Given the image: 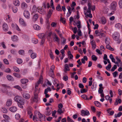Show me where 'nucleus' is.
<instances>
[{
	"instance_id": "393cba45",
	"label": "nucleus",
	"mask_w": 122,
	"mask_h": 122,
	"mask_svg": "<svg viewBox=\"0 0 122 122\" xmlns=\"http://www.w3.org/2000/svg\"><path fill=\"white\" fill-rule=\"evenodd\" d=\"M94 103L96 106L98 107H100L101 106L100 103L98 101H95Z\"/></svg>"
},
{
	"instance_id": "e433bc0d",
	"label": "nucleus",
	"mask_w": 122,
	"mask_h": 122,
	"mask_svg": "<svg viewBox=\"0 0 122 122\" xmlns=\"http://www.w3.org/2000/svg\"><path fill=\"white\" fill-rule=\"evenodd\" d=\"M117 66L116 65H114L113 67H112L111 70V71H112L113 72L117 68Z\"/></svg>"
},
{
	"instance_id": "bf43d9fd",
	"label": "nucleus",
	"mask_w": 122,
	"mask_h": 122,
	"mask_svg": "<svg viewBox=\"0 0 122 122\" xmlns=\"http://www.w3.org/2000/svg\"><path fill=\"white\" fill-rule=\"evenodd\" d=\"M5 71L6 72L10 73L11 72V70L9 68H8L5 70Z\"/></svg>"
},
{
	"instance_id": "4d7b16f0",
	"label": "nucleus",
	"mask_w": 122,
	"mask_h": 122,
	"mask_svg": "<svg viewBox=\"0 0 122 122\" xmlns=\"http://www.w3.org/2000/svg\"><path fill=\"white\" fill-rule=\"evenodd\" d=\"M54 74L53 70H50L49 72V75L50 76H51Z\"/></svg>"
},
{
	"instance_id": "37998d69",
	"label": "nucleus",
	"mask_w": 122,
	"mask_h": 122,
	"mask_svg": "<svg viewBox=\"0 0 122 122\" xmlns=\"http://www.w3.org/2000/svg\"><path fill=\"white\" fill-rule=\"evenodd\" d=\"M112 67L111 64H109L106 67V69L107 70H110L109 69H110Z\"/></svg>"
},
{
	"instance_id": "bb28decb",
	"label": "nucleus",
	"mask_w": 122,
	"mask_h": 122,
	"mask_svg": "<svg viewBox=\"0 0 122 122\" xmlns=\"http://www.w3.org/2000/svg\"><path fill=\"white\" fill-rule=\"evenodd\" d=\"M23 97L25 99H28L30 98V96L28 93H27L25 94L24 96Z\"/></svg>"
},
{
	"instance_id": "9b49d317",
	"label": "nucleus",
	"mask_w": 122,
	"mask_h": 122,
	"mask_svg": "<svg viewBox=\"0 0 122 122\" xmlns=\"http://www.w3.org/2000/svg\"><path fill=\"white\" fill-rule=\"evenodd\" d=\"M91 43L92 45V48L93 49H94L96 48V45L95 41L94 40H92L91 41Z\"/></svg>"
},
{
	"instance_id": "de8ad7c7",
	"label": "nucleus",
	"mask_w": 122,
	"mask_h": 122,
	"mask_svg": "<svg viewBox=\"0 0 122 122\" xmlns=\"http://www.w3.org/2000/svg\"><path fill=\"white\" fill-rule=\"evenodd\" d=\"M119 7L121 9H122V0H120L118 2Z\"/></svg>"
},
{
	"instance_id": "0e129e2a",
	"label": "nucleus",
	"mask_w": 122,
	"mask_h": 122,
	"mask_svg": "<svg viewBox=\"0 0 122 122\" xmlns=\"http://www.w3.org/2000/svg\"><path fill=\"white\" fill-rule=\"evenodd\" d=\"M63 107V105L61 103H59L58 105V109H61Z\"/></svg>"
},
{
	"instance_id": "cd10ccee",
	"label": "nucleus",
	"mask_w": 122,
	"mask_h": 122,
	"mask_svg": "<svg viewBox=\"0 0 122 122\" xmlns=\"http://www.w3.org/2000/svg\"><path fill=\"white\" fill-rule=\"evenodd\" d=\"M91 58L94 61H96L97 59V57L94 55H92Z\"/></svg>"
},
{
	"instance_id": "7ed1b4c3",
	"label": "nucleus",
	"mask_w": 122,
	"mask_h": 122,
	"mask_svg": "<svg viewBox=\"0 0 122 122\" xmlns=\"http://www.w3.org/2000/svg\"><path fill=\"white\" fill-rule=\"evenodd\" d=\"M81 115L82 116H88L90 115V113L87 110L86 111L82 110L81 111Z\"/></svg>"
},
{
	"instance_id": "338daca9",
	"label": "nucleus",
	"mask_w": 122,
	"mask_h": 122,
	"mask_svg": "<svg viewBox=\"0 0 122 122\" xmlns=\"http://www.w3.org/2000/svg\"><path fill=\"white\" fill-rule=\"evenodd\" d=\"M20 117V116L18 114H17L15 115V118L17 119H18Z\"/></svg>"
},
{
	"instance_id": "603ef678",
	"label": "nucleus",
	"mask_w": 122,
	"mask_h": 122,
	"mask_svg": "<svg viewBox=\"0 0 122 122\" xmlns=\"http://www.w3.org/2000/svg\"><path fill=\"white\" fill-rule=\"evenodd\" d=\"M72 29L73 30V32L74 34H75L76 33L77 31V28L76 27H74L73 29L72 28Z\"/></svg>"
},
{
	"instance_id": "a18cd8bd",
	"label": "nucleus",
	"mask_w": 122,
	"mask_h": 122,
	"mask_svg": "<svg viewBox=\"0 0 122 122\" xmlns=\"http://www.w3.org/2000/svg\"><path fill=\"white\" fill-rule=\"evenodd\" d=\"M110 40V38H106L105 40V42L106 44H109V41Z\"/></svg>"
},
{
	"instance_id": "ddd939ff",
	"label": "nucleus",
	"mask_w": 122,
	"mask_h": 122,
	"mask_svg": "<svg viewBox=\"0 0 122 122\" xmlns=\"http://www.w3.org/2000/svg\"><path fill=\"white\" fill-rule=\"evenodd\" d=\"M52 10L51 9H50L48 12V14L47 15V18L49 19V18L50 17L52 12Z\"/></svg>"
},
{
	"instance_id": "6e6552de",
	"label": "nucleus",
	"mask_w": 122,
	"mask_h": 122,
	"mask_svg": "<svg viewBox=\"0 0 122 122\" xmlns=\"http://www.w3.org/2000/svg\"><path fill=\"white\" fill-rule=\"evenodd\" d=\"M3 27L4 30L5 31H8V25L5 23L3 24Z\"/></svg>"
},
{
	"instance_id": "20e7f679",
	"label": "nucleus",
	"mask_w": 122,
	"mask_h": 122,
	"mask_svg": "<svg viewBox=\"0 0 122 122\" xmlns=\"http://www.w3.org/2000/svg\"><path fill=\"white\" fill-rule=\"evenodd\" d=\"M43 81V79L42 77H41L38 81L36 83L35 88L36 89V88H37L40 84L41 83L42 84Z\"/></svg>"
},
{
	"instance_id": "69168bd1",
	"label": "nucleus",
	"mask_w": 122,
	"mask_h": 122,
	"mask_svg": "<svg viewBox=\"0 0 122 122\" xmlns=\"http://www.w3.org/2000/svg\"><path fill=\"white\" fill-rule=\"evenodd\" d=\"M79 87L81 88L82 89L84 87V86L81 83H80L79 84Z\"/></svg>"
},
{
	"instance_id": "dca6fc26",
	"label": "nucleus",
	"mask_w": 122,
	"mask_h": 122,
	"mask_svg": "<svg viewBox=\"0 0 122 122\" xmlns=\"http://www.w3.org/2000/svg\"><path fill=\"white\" fill-rule=\"evenodd\" d=\"M6 78L7 79L10 81H14V79L12 76L10 75H8L6 76Z\"/></svg>"
},
{
	"instance_id": "5701e85b",
	"label": "nucleus",
	"mask_w": 122,
	"mask_h": 122,
	"mask_svg": "<svg viewBox=\"0 0 122 122\" xmlns=\"http://www.w3.org/2000/svg\"><path fill=\"white\" fill-rule=\"evenodd\" d=\"M12 103V100L11 99H8L6 105L7 106H10Z\"/></svg>"
},
{
	"instance_id": "864d4df0",
	"label": "nucleus",
	"mask_w": 122,
	"mask_h": 122,
	"mask_svg": "<svg viewBox=\"0 0 122 122\" xmlns=\"http://www.w3.org/2000/svg\"><path fill=\"white\" fill-rule=\"evenodd\" d=\"M2 111L3 113H6L7 112V111L6 109L4 108H2Z\"/></svg>"
},
{
	"instance_id": "4468645a",
	"label": "nucleus",
	"mask_w": 122,
	"mask_h": 122,
	"mask_svg": "<svg viewBox=\"0 0 122 122\" xmlns=\"http://www.w3.org/2000/svg\"><path fill=\"white\" fill-rule=\"evenodd\" d=\"M24 102L23 101H21V102L18 103V106L21 108H23L22 105H24Z\"/></svg>"
},
{
	"instance_id": "5fc2aeb1",
	"label": "nucleus",
	"mask_w": 122,
	"mask_h": 122,
	"mask_svg": "<svg viewBox=\"0 0 122 122\" xmlns=\"http://www.w3.org/2000/svg\"><path fill=\"white\" fill-rule=\"evenodd\" d=\"M45 37H43L42 39H41V42L40 43V45H42L44 43L45 41Z\"/></svg>"
},
{
	"instance_id": "9d476101",
	"label": "nucleus",
	"mask_w": 122,
	"mask_h": 122,
	"mask_svg": "<svg viewBox=\"0 0 122 122\" xmlns=\"http://www.w3.org/2000/svg\"><path fill=\"white\" fill-rule=\"evenodd\" d=\"M95 33L97 35V36H99L100 37L104 36V34L102 33H101L99 32L97 30H96L95 31Z\"/></svg>"
},
{
	"instance_id": "473e14b6",
	"label": "nucleus",
	"mask_w": 122,
	"mask_h": 122,
	"mask_svg": "<svg viewBox=\"0 0 122 122\" xmlns=\"http://www.w3.org/2000/svg\"><path fill=\"white\" fill-rule=\"evenodd\" d=\"M36 54L34 53H31V58L33 59H34L36 57Z\"/></svg>"
},
{
	"instance_id": "052dcab7",
	"label": "nucleus",
	"mask_w": 122,
	"mask_h": 122,
	"mask_svg": "<svg viewBox=\"0 0 122 122\" xmlns=\"http://www.w3.org/2000/svg\"><path fill=\"white\" fill-rule=\"evenodd\" d=\"M68 76L66 75L64 76L63 77V79L66 81L68 80Z\"/></svg>"
},
{
	"instance_id": "aec40b11",
	"label": "nucleus",
	"mask_w": 122,
	"mask_h": 122,
	"mask_svg": "<svg viewBox=\"0 0 122 122\" xmlns=\"http://www.w3.org/2000/svg\"><path fill=\"white\" fill-rule=\"evenodd\" d=\"M27 6L25 2H23L21 4V8L23 9L26 8Z\"/></svg>"
},
{
	"instance_id": "58836bf2",
	"label": "nucleus",
	"mask_w": 122,
	"mask_h": 122,
	"mask_svg": "<svg viewBox=\"0 0 122 122\" xmlns=\"http://www.w3.org/2000/svg\"><path fill=\"white\" fill-rule=\"evenodd\" d=\"M78 35L79 36H81L82 35L81 31L80 29H78L77 31Z\"/></svg>"
},
{
	"instance_id": "423d86ee",
	"label": "nucleus",
	"mask_w": 122,
	"mask_h": 122,
	"mask_svg": "<svg viewBox=\"0 0 122 122\" xmlns=\"http://www.w3.org/2000/svg\"><path fill=\"white\" fill-rule=\"evenodd\" d=\"M53 35L54 37L53 36V38L54 41L59 42V39L57 35L56 34H54Z\"/></svg>"
},
{
	"instance_id": "c85d7f7f",
	"label": "nucleus",
	"mask_w": 122,
	"mask_h": 122,
	"mask_svg": "<svg viewBox=\"0 0 122 122\" xmlns=\"http://www.w3.org/2000/svg\"><path fill=\"white\" fill-rule=\"evenodd\" d=\"M76 25L78 29H80L81 28V22L80 21L78 20L77 21V22L76 23Z\"/></svg>"
},
{
	"instance_id": "680f3d73",
	"label": "nucleus",
	"mask_w": 122,
	"mask_h": 122,
	"mask_svg": "<svg viewBox=\"0 0 122 122\" xmlns=\"http://www.w3.org/2000/svg\"><path fill=\"white\" fill-rule=\"evenodd\" d=\"M116 102L119 103H121L122 102V100L120 99H116Z\"/></svg>"
},
{
	"instance_id": "2f4dec72",
	"label": "nucleus",
	"mask_w": 122,
	"mask_h": 122,
	"mask_svg": "<svg viewBox=\"0 0 122 122\" xmlns=\"http://www.w3.org/2000/svg\"><path fill=\"white\" fill-rule=\"evenodd\" d=\"M19 54L21 55H24L25 54V52L23 50H20L19 51Z\"/></svg>"
},
{
	"instance_id": "a19ab883",
	"label": "nucleus",
	"mask_w": 122,
	"mask_h": 122,
	"mask_svg": "<svg viewBox=\"0 0 122 122\" xmlns=\"http://www.w3.org/2000/svg\"><path fill=\"white\" fill-rule=\"evenodd\" d=\"M87 91V90H86L85 89H81L80 90V92L81 93L86 92Z\"/></svg>"
},
{
	"instance_id": "b1692460",
	"label": "nucleus",
	"mask_w": 122,
	"mask_h": 122,
	"mask_svg": "<svg viewBox=\"0 0 122 122\" xmlns=\"http://www.w3.org/2000/svg\"><path fill=\"white\" fill-rule=\"evenodd\" d=\"M106 47L107 49L111 51H113L114 50V49L112 48L111 46L109 45V44H108L106 45Z\"/></svg>"
},
{
	"instance_id": "39448f33",
	"label": "nucleus",
	"mask_w": 122,
	"mask_h": 122,
	"mask_svg": "<svg viewBox=\"0 0 122 122\" xmlns=\"http://www.w3.org/2000/svg\"><path fill=\"white\" fill-rule=\"evenodd\" d=\"M24 16L27 19H29L30 18V14L28 10H25L24 13Z\"/></svg>"
},
{
	"instance_id": "f03ea898",
	"label": "nucleus",
	"mask_w": 122,
	"mask_h": 122,
	"mask_svg": "<svg viewBox=\"0 0 122 122\" xmlns=\"http://www.w3.org/2000/svg\"><path fill=\"white\" fill-rule=\"evenodd\" d=\"M117 5V4L115 1L113 2L110 5V8L112 10H115Z\"/></svg>"
},
{
	"instance_id": "c03bdc74",
	"label": "nucleus",
	"mask_w": 122,
	"mask_h": 122,
	"mask_svg": "<svg viewBox=\"0 0 122 122\" xmlns=\"http://www.w3.org/2000/svg\"><path fill=\"white\" fill-rule=\"evenodd\" d=\"M17 61L18 64H20L22 62V60L20 58L18 59L17 60Z\"/></svg>"
},
{
	"instance_id": "6ab92c4d",
	"label": "nucleus",
	"mask_w": 122,
	"mask_h": 122,
	"mask_svg": "<svg viewBox=\"0 0 122 122\" xmlns=\"http://www.w3.org/2000/svg\"><path fill=\"white\" fill-rule=\"evenodd\" d=\"M13 4L15 6H19L20 5V3L18 0H15L13 2Z\"/></svg>"
},
{
	"instance_id": "49530a36",
	"label": "nucleus",
	"mask_w": 122,
	"mask_h": 122,
	"mask_svg": "<svg viewBox=\"0 0 122 122\" xmlns=\"http://www.w3.org/2000/svg\"><path fill=\"white\" fill-rule=\"evenodd\" d=\"M14 70L15 71L17 72H19L20 71V70L19 68L16 67H14L13 68Z\"/></svg>"
},
{
	"instance_id": "412c9836",
	"label": "nucleus",
	"mask_w": 122,
	"mask_h": 122,
	"mask_svg": "<svg viewBox=\"0 0 122 122\" xmlns=\"http://www.w3.org/2000/svg\"><path fill=\"white\" fill-rule=\"evenodd\" d=\"M33 27L34 29L37 30H40L41 29L40 27L37 25H34Z\"/></svg>"
},
{
	"instance_id": "c9c22d12",
	"label": "nucleus",
	"mask_w": 122,
	"mask_h": 122,
	"mask_svg": "<svg viewBox=\"0 0 122 122\" xmlns=\"http://www.w3.org/2000/svg\"><path fill=\"white\" fill-rule=\"evenodd\" d=\"M121 26L122 25L119 23L115 25V27L118 29L120 28Z\"/></svg>"
},
{
	"instance_id": "7c9ffc66",
	"label": "nucleus",
	"mask_w": 122,
	"mask_h": 122,
	"mask_svg": "<svg viewBox=\"0 0 122 122\" xmlns=\"http://www.w3.org/2000/svg\"><path fill=\"white\" fill-rule=\"evenodd\" d=\"M81 97L84 99L87 100H88V96L85 95H83L81 96Z\"/></svg>"
},
{
	"instance_id": "f8f14e48",
	"label": "nucleus",
	"mask_w": 122,
	"mask_h": 122,
	"mask_svg": "<svg viewBox=\"0 0 122 122\" xmlns=\"http://www.w3.org/2000/svg\"><path fill=\"white\" fill-rule=\"evenodd\" d=\"M38 18V14H35L33 16L32 18V20L33 21H35Z\"/></svg>"
},
{
	"instance_id": "72a5a7b5",
	"label": "nucleus",
	"mask_w": 122,
	"mask_h": 122,
	"mask_svg": "<svg viewBox=\"0 0 122 122\" xmlns=\"http://www.w3.org/2000/svg\"><path fill=\"white\" fill-rule=\"evenodd\" d=\"M38 8L36 7V5H33L32 8V10H33L34 12H35L36 11H38Z\"/></svg>"
},
{
	"instance_id": "ea45409f",
	"label": "nucleus",
	"mask_w": 122,
	"mask_h": 122,
	"mask_svg": "<svg viewBox=\"0 0 122 122\" xmlns=\"http://www.w3.org/2000/svg\"><path fill=\"white\" fill-rule=\"evenodd\" d=\"M57 113L59 114L63 113V111L61 109H58L57 111Z\"/></svg>"
},
{
	"instance_id": "3c124183",
	"label": "nucleus",
	"mask_w": 122,
	"mask_h": 122,
	"mask_svg": "<svg viewBox=\"0 0 122 122\" xmlns=\"http://www.w3.org/2000/svg\"><path fill=\"white\" fill-rule=\"evenodd\" d=\"M61 21L63 23L65 24L66 22V20L64 18H62L61 17L60 19Z\"/></svg>"
},
{
	"instance_id": "8fccbe9b",
	"label": "nucleus",
	"mask_w": 122,
	"mask_h": 122,
	"mask_svg": "<svg viewBox=\"0 0 122 122\" xmlns=\"http://www.w3.org/2000/svg\"><path fill=\"white\" fill-rule=\"evenodd\" d=\"M51 111H47L45 112V114L46 116H49L51 114Z\"/></svg>"
},
{
	"instance_id": "0eeeda50",
	"label": "nucleus",
	"mask_w": 122,
	"mask_h": 122,
	"mask_svg": "<svg viewBox=\"0 0 122 122\" xmlns=\"http://www.w3.org/2000/svg\"><path fill=\"white\" fill-rule=\"evenodd\" d=\"M14 99L15 101L18 102H21V101H23L22 100H21L20 97L19 96H16L14 98Z\"/></svg>"
},
{
	"instance_id": "c756f323",
	"label": "nucleus",
	"mask_w": 122,
	"mask_h": 122,
	"mask_svg": "<svg viewBox=\"0 0 122 122\" xmlns=\"http://www.w3.org/2000/svg\"><path fill=\"white\" fill-rule=\"evenodd\" d=\"M56 9L58 11H62L61 6L59 4L57 5V6L56 7Z\"/></svg>"
},
{
	"instance_id": "f257e3e1",
	"label": "nucleus",
	"mask_w": 122,
	"mask_h": 122,
	"mask_svg": "<svg viewBox=\"0 0 122 122\" xmlns=\"http://www.w3.org/2000/svg\"><path fill=\"white\" fill-rule=\"evenodd\" d=\"M120 34L117 32H115L112 35V37L113 39L115 41H117L118 43H120L121 41L120 39Z\"/></svg>"
},
{
	"instance_id": "f704fd0d",
	"label": "nucleus",
	"mask_w": 122,
	"mask_h": 122,
	"mask_svg": "<svg viewBox=\"0 0 122 122\" xmlns=\"http://www.w3.org/2000/svg\"><path fill=\"white\" fill-rule=\"evenodd\" d=\"M38 36L39 38L41 39L45 37L43 33L39 34Z\"/></svg>"
},
{
	"instance_id": "e2e57ef3",
	"label": "nucleus",
	"mask_w": 122,
	"mask_h": 122,
	"mask_svg": "<svg viewBox=\"0 0 122 122\" xmlns=\"http://www.w3.org/2000/svg\"><path fill=\"white\" fill-rule=\"evenodd\" d=\"M103 89L101 88H99V89L98 91V93L99 94L102 93H103V90H102Z\"/></svg>"
},
{
	"instance_id": "f3484780",
	"label": "nucleus",
	"mask_w": 122,
	"mask_h": 122,
	"mask_svg": "<svg viewBox=\"0 0 122 122\" xmlns=\"http://www.w3.org/2000/svg\"><path fill=\"white\" fill-rule=\"evenodd\" d=\"M38 10V12L41 14L44 15L46 14V11L42 9H39Z\"/></svg>"
},
{
	"instance_id": "13d9d810",
	"label": "nucleus",
	"mask_w": 122,
	"mask_h": 122,
	"mask_svg": "<svg viewBox=\"0 0 122 122\" xmlns=\"http://www.w3.org/2000/svg\"><path fill=\"white\" fill-rule=\"evenodd\" d=\"M15 88L17 89L20 91H22V89L21 87L18 86H16L14 87Z\"/></svg>"
},
{
	"instance_id": "79ce46f5",
	"label": "nucleus",
	"mask_w": 122,
	"mask_h": 122,
	"mask_svg": "<svg viewBox=\"0 0 122 122\" xmlns=\"http://www.w3.org/2000/svg\"><path fill=\"white\" fill-rule=\"evenodd\" d=\"M13 74L14 76L17 78H19L20 77V75L17 73H13Z\"/></svg>"
},
{
	"instance_id": "774afa93",
	"label": "nucleus",
	"mask_w": 122,
	"mask_h": 122,
	"mask_svg": "<svg viewBox=\"0 0 122 122\" xmlns=\"http://www.w3.org/2000/svg\"><path fill=\"white\" fill-rule=\"evenodd\" d=\"M118 94L120 95H122V91L120 89H119L118 90Z\"/></svg>"
},
{
	"instance_id": "a211bd4d",
	"label": "nucleus",
	"mask_w": 122,
	"mask_h": 122,
	"mask_svg": "<svg viewBox=\"0 0 122 122\" xmlns=\"http://www.w3.org/2000/svg\"><path fill=\"white\" fill-rule=\"evenodd\" d=\"M19 22L21 24L25 26V23L24 20L22 18H20L19 20Z\"/></svg>"
},
{
	"instance_id": "4c0bfd02",
	"label": "nucleus",
	"mask_w": 122,
	"mask_h": 122,
	"mask_svg": "<svg viewBox=\"0 0 122 122\" xmlns=\"http://www.w3.org/2000/svg\"><path fill=\"white\" fill-rule=\"evenodd\" d=\"M51 58L52 59H54V57L52 54L51 50L50 51V53L49 54Z\"/></svg>"
},
{
	"instance_id": "09e8293b",
	"label": "nucleus",
	"mask_w": 122,
	"mask_h": 122,
	"mask_svg": "<svg viewBox=\"0 0 122 122\" xmlns=\"http://www.w3.org/2000/svg\"><path fill=\"white\" fill-rule=\"evenodd\" d=\"M32 42L35 44H37L38 42V40L37 39H33L32 41Z\"/></svg>"
},
{
	"instance_id": "2eb2a0df",
	"label": "nucleus",
	"mask_w": 122,
	"mask_h": 122,
	"mask_svg": "<svg viewBox=\"0 0 122 122\" xmlns=\"http://www.w3.org/2000/svg\"><path fill=\"white\" fill-rule=\"evenodd\" d=\"M12 40L14 41H17L18 40L17 36L16 35H14L11 37Z\"/></svg>"
},
{
	"instance_id": "6e6d98bb",
	"label": "nucleus",
	"mask_w": 122,
	"mask_h": 122,
	"mask_svg": "<svg viewBox=\"0 0 122 122\" xmlns=\"http://www.w3.org/2000/svg\"><path fill=\"white\" fill-rule=\"evenodd\" d=\"M113 76L115 77H116L117 75H118V72L117 71H115L112 73Z\"/></svg>"
},
{
	"instance_id": "a878e982",
	"label": "nucleus",
	"mask_w": 122,
	"mask_h": 122,
	"mask_svg": "<svg viewBox=\"0 0 122 122\" xmlns=\"http://www.w3.org/2000/svg\"><path fill=\"white\" fill-rule=\"evenodd\" d=\"M12 9L14 13H16L17 12L18 9L16 7L14 6L12 7Z\"/></svg>"
},
{
	"instance_id": "4be33fe9",
	"label": "nucleus",
	"mask_w": 122,
	"mask_h": 122,
	"mask_svg": "<svg viewBox=\"0 0 122 122\" xmlns=\"http://www.w3.org/2000/svg\"><path fill=\"white\" fill-rule=\"evenodd\" d=\"M21 82L22 84H25L28 81V80L26 79H24L21 80Z\"/></svg>"
},
{
	"instance_id": "1a4fd4ad",
	"label": "nucleus",
	"mask_w": 122,
	"mask_h": 122,
	"mask_svg": "<svg viewBox=\"0 0 122 122\" xmlns=\"http://www.w3.org/2000/svg\"><path fill=\"white\" fill-rule=\"evenodd\" d=\"M17 110V107L15 106H13L11 107L10 108V111L12 112H15Z\"/></svg>"
}]
</instances>
